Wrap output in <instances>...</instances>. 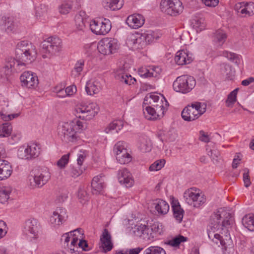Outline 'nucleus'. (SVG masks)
Wrapping results in <instances>:
<instances>
[{
	"mask_svg": "<svg viewBox=\"0 0 254 254\" xmlns=\"http://www.w3.org/2000/svg\"><path fill=\"white\" fill-rule=\"evenodd\" d=\"M37 52L34 45L27 41L19 42L15 49L16 59L8 58L5 64L0 70L1 77L8 78L12 72H19L26 64L32 63L36 58Z\"/></svg>",
	"mask_w": 254,
	"mask_h": 254,
	"instance_id": "nucleus-1",
	"label": "nucleus"
},
{
	"mask_svg": "<svg viewBox=\"0 0 254 254\" xmlns=\"http://www.w3.org/2000/svg\"><path fill=\"white\" fill-rule=\"evenodd\" d=\"M82 127V123L79 121L64 123L59 126L58 134L64 141L75 142L79 138Z\"/></svg>",
	"mask_w": 254,
	"mask_h": 254,
	"instance_id": "nucleus-2",
	"label": "nucleus"
},
{
	"mask_svg": "<svg viewBox=\"0 0 254 254\" xmlns=\"http://www.w3.org/2000/svg\"><path fill=\"white\" fill-rule=\"evenodd\" d=\"M196 81L193 77L188 75L179 76L173 83L175 91L182 94L190 92L195 87Z\"/></svg>",
	"mask_w": 254,
	"mask_h": 254,
	"instance_id": "nucleus-3",
	"label": "nucleus"
},
{
	"mask_svg": "<svg viewBox=\"0 0 254 254\" xmlns=\"http://www.w3.org/2000/svg\"><path fill=\"white\" fill-rule=\"evenodd\" d=\"M143 104H149L155 108L157 114L162 117L167 110L169 103L163 95H158L155 93H151L146 95L144 98Z\"/></svg>",
	"mask_w": 254,
	"mask_h": 254,
	"instance_id": "nucleus-4",
	"label": "nucleus"
},
{
	"mask_svg": "<svg viewBox=\"0 0 254 254\" xmlns=\"http://www.w3.org/2000/svg\"><path fill=\"white\" fill-rule=\"evenodd\" d=\"M206 105L194 102L188 105L182 112V118L187 121H192L198 119L206 112Z\"/></svg>",
	"mask_w": 254,
	"mask_h": 254,
	"instance_id": "nucleus-5",
	"label": "nucleus"
},
{
	"mask_svg": "<svg viewBox=\"0 0 254 254\" xmlns=\"http://www.w3.org/2000/svg\"><path fill=\"white\" fill-rule=\"evenodd\" d=\"M99 108L96 103H81L75 109L76 117L86 121L93 119L98 113Z\"/></svg>",
	"mask_w": 254,
	"mask_h": 254,
	"instance_id": "nucleus-6",
	"label": "nucleus"
},
{
	"mask_svg": "<svg viewBox=\"0 0 254 254\" xmlns=\"http://www.w3.org/2000/svg\"><path fill=\"white\" fill-rule=\"evenodd\" d=\"M184 198L186 203L196 208L202 205L206 201L204 195L197 192L195 188L186 190L184 193Z\"/></svg>",
	"mask_w": 254,
	"mask_h": 254,
	"instance_id": "nucleus-7",
	"label": "nucleus"
},
{
	"mask_svg": "<svg viewBox=\"0 0 254 254\" xmlns=\"http://www.w3.org/2000/svg\"><path fill=\"white\" fill-rule=\"evenodd\" d=\"M160 6L163 12L171 16L180 14L184 8L180 0H162Z\"/></svg>",
	"mask_w": 254,
	"mask_h": 254,
	"instance_id": "nucleus-8",
	"label": "nucleus"
},
{
	"mask_svg": "<svg viewBox=\"0 0 254 254\" xmlns=\"http://www.w3.org/2000/svg\"><path fill=\"white\" fill-rule=\"evenodd\" d=\"M119 48L117 39L105 38L100 40L98 44L97 49L101 54L109 55L116 52Z\"/></svg>",
	"mask_w": 254,
	"mask_h": 254,
	"instance_id": "nucleus-9",
	"label": "nucleus"
},
{
	"mask_svg": "<svg viewBox=\"0 0 254 254\" xmlns=\"http://www.w3.org/2000/svg\"><path fill=\"white\" fill-rule=\"evenodd\" d=\"M91 30L96 35H105L107 34L111 29L110 21L107 19H94L89 23Z\"/></svg>",
	"mask_w": 254,
	"mask_h": 254,
	"instance_id": "nucleus-10",
	"label": "nucleus"
},
{
	"mask_svg": "<svg viewBox=\"0 0 254 254\" xmlns=\"http://www.w3.org/2000/svg\"><path fill=\"white\" fill-rule=\"evenodd\" d=\"M114 152L117 161L121 164H126L131 160V156L125 147V143L119 141L114 147Z\"/></svg>",
	"mask_w": 254,
	"mask_h": 254,
	"instance_id": "nucleus-11",
	"label": "nucleus"
},
{
	"mask_svg": "<svg viewBox=\"0 0 254 254\" xmlns=\"http://www.w3.org/2000/svg\"><path fill=\"white\" fill-rule=\"evenodd\" d=\"M32 182H30L31 186L34 187L41 188L45 185L51 178V174L47 168L39 169L33 176H32ZM31 181V179H30Z\"/></svg>",
	"mask_w": 254,
	"mask_h": 254,
	"instance_id": "nucleus-12",
	"label": "nucleus"
},
{
	"mask_svg": "<svg viewBox=\"0 0 254 254\" xmlns=\"http://www.w3.org/2000/svg\"><path fill=\"white\" fill-rule=\"evenodd\" d=\"M62 46V40L57 37L52 36L48 38L42 43V47L46 52L52 54L61 51Z\"/></svg>",
	"mask_w": 254,
	"mask_h": 254,
	"instance_id": "nucleus-13",
	"label": "nucleus"
},
{
	"mask_svg": "<svg viewBox=\"0 0 254 254\" xmlns=\"http://www.w3.org/2000/svg\"><path fill=\"white\" fill-rule=\"evenodd\" d=\"M39 224L35 219H30L25 222L23 233L30 239L36 240L38 237Z\"/></svg>",
	"mask_w": 254,
	"mask_h": 254,
	"instance_id": "nucleus-14",
	"label": "nucleus"
},
{
	"mask_svg": "<svg viewBox=\"0 0 254 254\" xmlns=\"http://www.w3.org/2000/svg\"><path fill=\"white\" fill-rule=\"evenodd\" d=\"M67 217L65 209L58 207L50 217V223L53 227L59 226L66 220Z\"/></svg>",
	"mask_w": 254,
	"mask_h": 254,
	"instance_id": "nucleus-15",
	"label": "nucleus"
},
{
	"mask_svg": "<svg viewBox=\"0 0 254 254\" xmlns=\"http://www.w3.org/2000/svg\"><path fill=\"white\" fill-rule=\"evenodd\" d=\"M22 85L28 88H34L38 84V77L31 71L24 72L20 77Z\"/></svg>",
	"mask_w": 254,
	"mask_h": 254,
	"instance_id": "nucleus-16",
	"label": "nucleus"
},
{
	"mask_svg": "<svg viewBox=\"0 0 254 254\" xmlns=\"http://www.w3.org/2000/svg\"><path fill=\"white\" fill-rule=\"evenodd\" d=\"M118 179L119 183L127 188H130L134 184L133 177L126 168H123L118 171Z\"/></svg>",
	"mask_w": 254,
	"mask_h": 254,
	"instance_id": "nucleus-17",
	"label": "nucleus"
},
{
	"mask_svg": "<svg viewBox=\"0 0 254 254\" xmlns=\"http://www.w3.org/2000/svg\"><path fill=\"white\" fill-rule=\"evenodd\" d=\"M193 59L192 54L187 50L178 51L175 57V61L178 65H185L190 63Z\"/></svg>",
	"mask_w": 254,
	"mask_h": 254,
	"instance_id": "nucleus-18",
	"label": "nucleus"
},
{
	"mask_svg": "<svg viewBox=\"0 0 254 254\" xmlns=\"http://www.w3.org/2000/svg\"><path fill=\"white\" fill-rule=\"evenodd\" d=\"M127 44L136 49H142L145 46L142 33L135 32L130 34L127 39Z\"/></svg>",
	"mask_w": 254,
	"mask_h": 254,
	"instance_id": "nucleus-19",
	"label": "nucleus"
},
{
	"mask_svg": "<svg viewBox=\"0 0 254 254\" xmlns=\"http://www.w3.org/2000/svg\"><path fill=\"white\" fill-rule=\"evenodd\" d=\"M104 176L100 174L94 177L91 182L92 191L93 194H99L102 193L104 189L106 187L104 182Z\"/></svg>",
	"mask_w": 254,
	"mask_h": 254,
	"instance_id": "nucleus-20",
	"label": "nucleus"
},
{
	"mask_svg": "<svg viewBox=\"0 0 254 254\" xmlns=\"http://www.w3.org/2000/svg\"><path fill=\"white\" fill-rule=\"evenodd\" d=\"M145 21L143 16L140 14H133L128 16L126 23L132 29H137L142 26Z\"/></svg>",
	"mask_w": 254,
	"mask_h": 254,
	"instance_id": "nucleus-21",
	"label": "nucleus"
},
{
	"mask_svg": "<svg viewBox=\"0 0 254 254\" xmlns=\"http://www.w3.org/2000/svg\"><path fill=\"white\" fill-rule=\"evenodd\" d=\"M100 241L101 247L104 252L110 251L112 249L113 245L111 241V236L107 229H104L100 237Z\"/></svg>",
	"mask_w": 254,
	"mask_h": 254,
	"instance_id": "nucleus-22",
	"label": "nucleus"
},
{
	"mask_svg": "<svg viewBox=\"0 0 254 254\" xmlns=\"http://www.w3.org/2000/svg\"><path fill=\"white\" fill-rule=\"evenodd\" d=\"M12 172L10 164L5 160H0V181L9 177Z\"/></svg>",
	"mask_w": 254,
	"mask_h": 254,
	"instance_id": "nucleus-23",
	"label": "nucleus"
},
{
	"mask_svg": "<svg viewBox=\"0 0 254 254\" xmlns=\"http://www.w3.org/2000/svg\"><path fill=\"white\" fill-rule=\"evenodd\" d=\"M171 204L174 217L179 223L181 222L184 214L183 209L181 207L178 200L174 198H172Z\"/></svg>",
	"mask_w": 254,
	"mask_h": 254,
	"instance_id": "nucleus-24",
	"label": "nucleus"
},
{
	"mask_svg": "<svg viewBox=\"0 0 254 254\" xmlns=\"http://www.w3.org/2000/svg\"><path fill=\"white\" fill-rule=\"evenodd\" d=\"M101 89L100 82L97 80H89L87 82L85 90L88 95H93L98 93Z\"/></svg>",
	"mask_w": 254,
	"mask_h": 254,
	"instance_id": "nucleus-25",
	"label": "nucleus"
},
{
	"mask_svg": "<svg viewBox=\"0 0 254 254\" xmlns=\"http://www.w3.org/2000/svg\"><path fill=\"white\" fill-rule=\"evenodd\" d=\"M41 146L37 143H28V161H32L37 158L41 153Z\"/></svg>",
	"mask_w": 254,
	"mask_h": 254,
	"instance_id": "nucleus-26",
	"label": "nucleus"
},
{
	"mask_svg": "<svg viewBox=\"0 0 254 254\" xmlns=\"http://www.w3.org/2000/svg\"><path fill=\"white\" fill-rule=\"evenodd\" d=\"M225 237V238H224L223 236L219 234V237H214V238H212V241L217 245L220 243L223 248L225 249V250H227L228 248L232 247L233 244L229 234L228 235H226Z\"/></svg>",
	"mask_w": 254,
	"mask_h": 254,
	"instance_id": "nucleus-27",
	"label": "nucleus"
},
{
	"mask_svg": "<svg viewBox=\"0 0 254 254\" xmlns=\"http://www.w3.org/2000/svg\"><path fill=\"white\" fill-rule=\"evenodd\" d=\"M155 210L159 215H165L169 210V205L165 200L162 199H157L154 203Z\"/></svg>",
	"mask_w": 254,
	"mask_h": 254,
	"instance_id": "nucleus-28",
	"label": "nucleus"
},
{
	"mask_svg": "<svg viewBox=\"0 0 254 254\" xmlns=\"http://www.w3.org/2000/svg\"><path fill=\"white\" fill-rule=\"evenodd\" d=\"M191 25L197 32L203 30L206 27L205 20L200 14H197L194 16L192 19Z\"/></svg>",
	"mask_w": 254,
	"mask_h": 254,
	"instance_id": "nucleus-29",
	"label": "nucleus"
},
{
	"mask_svg": "<svg viewBox=\"0 0 254 254\" xmlns=\"http://www.w3.org/2000/svg\"><path fill=\"white\" fill-rule=\"evenodd\" d=\"M143 113L145 118L148 120H155L160 119L162 117L159 114H157L155 108L149 105L144 107Z\"/></svg>",
	"mask_w": 254,
	"mask_h": 254,
	"instance_id": "nucleus-30",
	"label": "nucleus"
},
{
	"mask_svg": "<svg viewBox=\"0 0 254 254\" xmlns=\"http://www.w3.org/2000/svg\"><path fill=\"white\" fill-rule=\"evenodd\" d=\"M103 5L107 10H119L123 5V0H105Z\"/></svg>",
	"mask_w": 254,
	"mask_h": 254,
	"instance_id": "nucleus-31",
	"label": "nucleus"
},
{
	"mask_svg": "<svg viewBox=\"0 0 254 254\" xmlns=\"http://www.w3.org/2000/svg\"><path fill=\"white\" fill-rule=\"evenodd\" d=\"M85 15L84 11H80L75 16V23L76 28L79 30H83L86 25L89 24L87 19L84 16Z\"/></svg>",
	"mask_w": 254,
	"mask_h": 254,
	"instance_id": "nucleus-32",
	"label": "nucleus"
},
{
	"mask_svg": "<svg viewBox=\"0 0 254 254\" xmlns=\"http://www.w3.org/2000/svg\"><path fill=\"white\" fill-rule=\"evenodd\" d=\"M138 148L143 153L149 152L151 150L150 141L147 136H143L139 137Z\"/></svg>",
	"mask_w": 254,
	"mask_h": 254,
	"instance_id": "nucleus-33",
	"label": "nucleus"
},
{
	"mask_svg": "<svg viewBox=\"0 0 254 254\" xmlns=\"http://www.w3.org/2000/svg\"><path fill=\"white\" fill-rule=\"evenodd\" d=\"M222 209L220 208L218 210L217 213L215 214L213 216L214 219H216V221H214L215 224H218L219 226L218 227L219 229H221L222 230H224V228H227V226H230L232 223V220L230 218L228 219H225L222 222V224H220V219L221 218Z\"/></svg>",
	"mask_w": 254,
	"mask_h": 254,
	"instance_id": "nucleus-34",
	"label": "nucleus"
},
{
	"mask_svg": "<svg viewBox=\"0 0 254 254\" xmlns=\"http://www.w3.org/2000/svg\"><path fill=\"white\" fill-rule=\"evenodd\" d=\"M242 3L244 4V7H243L242 6H240L238 12L244 15V16H251L254 14V3L253 2H250L245 3L244 2L239 3V5H241Z\"/></svg>",
	"mask_w": 254,
	"mask_h": 254,
	"instance_id": "nucleus-35",
	"label": "nucleus"
},
{
	"mask_svg": "<svg viewBox=\"0 0 254 254\" xmlns=\"http://www.w3.org/2000/svg\"><path fill=\"white\" fill-rule=\"evenodd\" d=\"M227 38L226 33L222 29H218L213 33V41L220 46L224 43Z\"/></svg>",
	"mask_w": 254,
	"mask_h": 254,
	"instance_id": "nucleus-36",
	"label": "nucleus"
},
{
	"mask_svg": "<svg viewBox=\"0 0 254 254\" xmlns=\"http://www.w3.org/2000/svg\"><path fill=\"white\" fill-rule=\"evenodd\" d=\"M117 78L120 82L128 85L134 84L136 81V79L134 77H132L130 74L125 72L119 73L117 75Z\"/></svg>",
	"mask_w": 254,
	"mask_h": 254,
	"instance_id": "nucleus-37",
	"label": "nucleus"
},
{
	"mask_svg": "<svg viewBox=\"0 0 254 254\" xmlns=\"http://www.w3.org/2000/svg\"><path fill=\"white\" fill-rule=\"evenodd\" d=\"M123 127V124L121 121H114L110 124L105 129V132L118 133Z\"/></svg>",
	"mask_w": 254,
	"mask_h": 254,
	"instance_id": "nucleus-38",
	"label": "nucleus"
},
{
	"mask_svg": "<svg viewBox=\"0 0 254 254\" xmlns=\"http://www.w3.org/2000/svg\"><path fill=\"white\" fill-rule=\"evenodd\" d=\"M142 34L145 45L153 42L155 39H157L159 38L158 33L152 30L146 31L144 33H142Z\"/></svg>",
	"mask_w": 254,
	"mask_h": 254,
	"instance_id": "nucleus-39",
	"label": "nucleus"
},
{
	"mask_svg": "<svg viewBox=\"0 0 254 254\" xmlns=\"http://www.w3.org/2000/svg\"><path fill=\"white\" fill-rule=\"evenodd\" d=\"M242 221L243 225L249 230L254 231V214L245 215Z\"/></svg>",
	"mask_w": 254,
	"mask_h": 254,
	"instance_id": "nucleus-40",
	"label": "nucleus"
},
{
	"mask_svg": "<svg viewBox=\"0 0 254 254\" xmlns=\"http://www.w3.org/2000/svg\"><path fill=\"white\" fill-rule=\"evenodd\" d=\"M72 5V1L70 0L64 1L59 6V11L62 14H67L71 10Z\"/></svg>",
	"mask_w": 254,
	"mask_h": 254,
	"instance_id": "nucleus-41",
	"label": "nucleus"
},
{
	"mask_svg": "<svg viewBox=\"0 0 254 254\" xmlns=\"http://www.w3.org/2000/svg\"><path fill=\"white\" fill-rule=\"evenodd\" d=\"M66 173L67 175L75 178L82 173V170L78 166L70 165L66 170Z\"/></svg>",
	"mask_w": 254,
	"mask_h": 254,
	"instance_id": "nucleus-42",
	"label": "nucleus"
},
{
	"mask_svg": "<svg viewBox=\"0 0 254 254\" xmlns=\"http://www.w3.org/2000/svg\"><path fill=\"white\" fill-rule=\"evenodd\" d=\"M11 192V190L9 188H0V203L4 204L10 198Z\"/></svg>",
	"mask_w": 254,
	"mask_h": 254,
	"instance_id": "nucleus-43",
	"label": "nucleus"
},
{
	"mask_svg": "<svg viewBox=\"0 0 254 254\" xmlns=\"http://www.w3.org/2000/svg\"><path fill=\"white\" fill-rule=\"evenodd\" d=\"M188 238L182 235H179L171 240H168L165 242V244L173 247H179L182 242L187 241Z\"/></svg>",
	"mask_w": 254,
	"mask_h": 254,
	"instance_id": "nucleus-44",
	"label": "nucleus"
},
{
	"mask_svg": "<svg viewBox=\"0 0 254 254\" xmlns=\"http://www.w3.org/2000/svg\"><path fill=\"white\" fill-rule=\"evenodd\" d=\"M220 55L223 57H226L229 60L233 62L237 65L240 63V56L236 55V54L232 52H229L227 51L222 52Z\"/></svg>",
	"mask_w": 254,
	"mask_h": 254,
	"instance_id": "nucleus-45",
	"label": "nucleus"
},
{
	"mask_svg": "<svg viewBox=\"0 0 254 254\" xmlns=\"http://www.w3.org/2000/svg\"><path fill=\"white\" fill-rule=\"evenodd\" d=\"M28 144L20 146L17 151L18 158L28 161Z\"/></svg>",
	"mask_w": 254,
	"mask_h": 254,
	"instance_id": "nucleus-46",
	"label": "nucleus"
},
{
	"mask_svg": "<svg viewBox=\"0 0 254 254\" xmlns=\"http://www.w3.org/2000/svg\"><path fill=\"white\" fill-rule=\"evenodd\" d=\"M12 131V127L9 123L0 124V137H3L9 135Z\"/></svg>",
	"mask_w": 254,
	"mask_h": 254,
	"instance_id": "nucleus-47",
	"label": "nucleus"
},
{
	"mask_svg": "<svg viewBox=\"0 0 254 254\" xmlns=\"http://www.w3.org/2000/svg\"><path fill=\"white\" fill-rule=\"evenodd\" d=\"M218 226H219L218 224H213V223H211V224L209 226V227L207 228V234L208 238L212 241V238H214V237H219V234L215 233L219 229Z\"/></svg>",
	"mask_w": 254,
	"mask_h": 254,
	"instance_id": "nucleus-48",
	"label": "nucleus"
},
{
	"mask_svg": "<svg viewBox=\"0 0 254 254\" xmlns=\"http://www.w3.org/2000/svg\"><path fill=\"white\" fill-rule=\"evenodd\" d=\"M143 254H166L165 251L158 246H150L146 249Z\"/></svg>",
	"mask_w": 254,
	"mask_h": 254,
	"instance_id": "nucleus-49",
	"label": "nucleus"
},
{
	"mask_svg": "<svg viewBox=\"0 0 254 254\" xmlns=\"http://www.w3.org/2000/svg\"><path fill=\"white\" fill-rule=\"evenodd\" d=\"M147 226L145 225H136L134 227L133 233L134 235L140 238H143V235L145 231H147L146 230ZM149 230H148V231Z\"/></svg>",
	"mask_w": 254,
	"mask_h": 254,
	"instance_id": "nucleus-50",
	"label": "nucleus"
},
{
	"mask_svg": "<svg viewBox=\"0 0 254 254\" xmlns=\"http://www.w3.org/2000/svg\"><path fill=\"white\" fill-rule=\"evenodd\" d=\"M221 72L225 75L226 78L228 80H232L234 76V72L232 70L229 65L226 64L221 69Z\"/></svg>",
	"mask_w": 254,
	"mask_h": 254,
	"instance_id": "nucleus-51",
	"label": "nucleus"
},
{
	"mask_svg": "<svg viewBox=\"0 0 254 254\" xmlns=\"http://www.w3.org/2000/svg\"><path fill=\"white\" fill-rule=\"evenodd\" d=\"M165 164L164 159L158 160L152 163L149 167L150 171H156L161 169Z\"/></svg>",
	"mask_w": 254,
	"mask_h": 254,
	"instance_id": "nucleus-52",
	"label": "nucleus"
},
{
	"mask_svg": "<svg viewBox=\"0 0 254 254\" xmlns=\"http://www.w3.org/2000/svg\"><path fill=\"white\" fill-rule=\"evenodd\" d=\"M77 196L80 203L82 204H85L89 199V195L87 192L81 188L78 190Z\"/></svg>",
	"mask_w": 254,
	"mask_h": 254,
	"instance_id": "nucleus-53",
	"label": "nucleus"
},
{
	"mask_svg": "<svg viewBox=\"0 0 254 254\" xmlns=\"http://www.w3.org/2000/svg\"><path fill=\"white\" fill-rule=\"evenodd\" d=\"M48 11V7L43 4L35 7V15L37 17L45 16Z\"/></svg>",
	"mask_w": 254,
	"mask_h": 254,
	"instance_id": "nucleus-54",
	"label": "nucleus"
},
{
	"mask_svg": "<svg viewBox=\"0 0 254 254\" xmlns=\"http://www.w3.org/2000/svg\"><path fill=\"white\" fill-rule=\"evenodd\" d=\"M238 90V89H235L229 94L226 102V106L228 107H232L236 102Z\"/></svg>",
	"mask_w": 254,
	"mask_h": 254,
	"instance_id": "nucleus-55",
	"label": "nucleus"
},
{
	"mask_svg": "<svg viewBox=\"0 0 254 254\" xmlns=\"http://www.w3.org/2000/svg\"><path fill=\"white\" fill-rule=\"evenodd\" d=\"M69 154L64 155L62 157L57 161V165L61 169L65 168L66 165L68 164L69 161Z\"/></svg>",
	"mask_w": 254,
	"mask_h": 254,
	"instance_id": "nucleus-56",
	"label": "nucleus"
},
{
	"mask_svg": "<svg viewBox=\"0 0 254 254\" xmlns=\"http://www.w3.org/2000/svg\"><path fill=\"white\" fill-rule=\"evenodd\" d=\"M84 65V60L80 59L78 60L75 64L74 69L72 71V73L75 72V75H78L82 71Z\"/></svg>",
	"mask_w": 254,
	"mask_h": 254,
	"instance_id": "nucleus-57",
	"label": "nucleus"
},
{
	"mask_svg": "<svg viewBox=\"0 0 254 254\" xmlns=\"http://www.w3.org/2000/svg\"><path fill=\"white\" fill-rule=\"evenodd\" d=\"M146 230L149 231H145L142 238L143 240L145 241H153L154 238H156V232H153L152 229H150L148 226L146 227Z\"/></svg>",
	"mask_w": 254,
	"mask_h": 254,
	"instance_id": "nucleus-58",
	"label": "nucleus"
},
{
	"mask_svg": "<svg viewBox=\"0 0 254 254\" xmlns=\"http://www.w3.org/2000/svg\"><path fill=\"white\" fill-rule=\"evenodd\" d=\"M148 69L150 72V77H158L162 72L161 68L158 66H149Z\"/></svg>",
	"mask_w": 254,
	"mask_h": 254,
	"instance_id": "nucleus-59",
	"label": "nucleus"
},
{
	"mask_svg": "<svg viewBox=\"0 0 254 254\" xmlns=\"http://www.w3.org/2000/svg\"><path fill=\"white\" fill-rule=\"evenodd\" d=\"M249 173L250 171L249 169L245 168L244 169L243 178L244 186L246 188H248L249 187H250L251 184Z\"/></svg>",
	"mask_w": 254,
	"mask_h": 254,
	"instance_id": "nucleus-60",
	"label": "nucleus"
},
{
	"mask_svg": "<svg viewBox=\"0 0 254 254\" xmlns=\"http://www.w3.org/2000/svg\"><path fill=\"white\" fill-rule=\"evenodd\" d=\"M54 92L57 93V96L60 98H64L67 96L65 89L64 87H62V86L61 87L57 86L55 88Z\"/></svg>",
	"mask_w": 254,
	"mask_h": 254,
	"instance_id": "nucleus-61",
	"label": "nucleus"
},
{
	"mask_svg": "<svg viewBox=\"0 0 254 254\" xmlns=\"http://www.w3.org/2000/svg\"><path fill=\"white\" fill-rule=\"evenodd\" d=\"M138 74L142 77L147 78L150 77V72L147 67H141L138 69Z\"/></svg>",
	"mask_w": 254,
	"mask_h": 254,
	"instance_id": "nucleus-62",
	"label": "nucleus"
},
{
	"mask_svg": "<svg viewBox=\"0 0 254 254\" xmlns=\"http://www.w3.org/2000/svg\"><path fill=\"white\" fill-rule=\"evenodd\" d=\"M4 28L7 32L11 31L14 29V23L13 21L10 18H7L5 20Z\"/></svg>",
	"mask_w": 254,
	"mask_h": 254,
	"instance_id": "nucleus-63",
	"label": "nucleus"
},
{
	"mask_svg": "<svg viewBox=\"0 0 254 254\" xmlns=\"http://www.w3.org/2000/svg\"><path fill=\"white\" fill-rule=\"evenodd\" d=\"M208 155L212 159L213 161H217L220 156V153L217 150H210L208 151Z\"/></svg>",
	"mask_w": 254,
	"mask_h": 254,
	"instance_id": "nucleus-64",
	"label": "nucleus"
}]
</instances>
